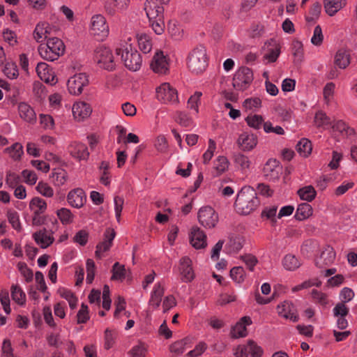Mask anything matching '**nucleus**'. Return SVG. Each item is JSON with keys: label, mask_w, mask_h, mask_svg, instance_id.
Listing matches in <instances>:
<instances>
[{"label": "nucleus", "mask_w": 357, "mask_h": 357, "mask_svg": "<svg viewBox=\"0 0 357 357\" xmlns=\"http://www.w3.org/2000/svg\"><path fill=\"white\" fill-rule=\"evenodd\" d=\"M259 204L255 190L250 186H244L237 195L234 207L238 213L246 215L257 209Z\"/></svg>", "instance_id": "1"}, {"label": "nucleus", "mask_w": 357, "mask_h": 357, "mask_svg": "<svg viewBox=\"0 0 357 357\" xmlns=\"http://www.w3.org/2000/svg\"><path fill=\"white\" fill-rule=\"evenodd\" d=\"M116 53L121 55L124 66L130 70L137 71L140 69L142 63L141 54L131 44L126 42L121 43Z\"/></svg>", "instance_id": "2"}, {"label": "nucleus", "mask_w": 357, "mask_h": 357, "mask_svg": "<svg viewBox=\"0 0 357 357\" xmlns=\"http://www.w3.org/2000/svg\"><path fill=\"white\" fill-rule=\"evenodd\" d=\"M38 51L40 56L49 61L57 60L65 52L63 42L59 38H48L45 44H40Z\"/></svg>", "instance_id": "3"}, {"label": "nucleus", "mask_w": 357, "mask_h": 357, "mask_svg": "<svg viewBox=\"0 0 357 357\" xmlns=\"http://www.w3.org/2000/svg\"><path fill=\"white\" fill-rule=\"evenodd\" d=\"M188 68L193 73H203L208 66L206 50L204 47L199 46L192 50L188 57Z\"/></svg>", "instance_id": "4"}, {"label": "nucleus", "mask_w": 357, "mask_h": 357, "mask_svg": "<svg viewBox=\"0 0 357 357\" xmlns=\"http://www.w3.org/2000/svg\"><path fill=\"white\" fill-rule=\"evenodd\" d=\"M94 60L100 68L105 70L112 71L115 69L114 56L108 47L104 46L97 47L94 52Z\"/></svg>", "instance_id": "5"}, {"label": "nucleus", "mask_w": 357, "mask_h": 357, "mask_svg": "<svg viewBox=\"0 0 357 357\" xmlns=\"http://www.w3.org/2000/svg\"><path fill=\"white\" fill-rule=\"evenodd\" d=\"M253 81V73L248 67H241L234 74L232 85L233 87L238 91L247 89Z\"/></svg>", "instance_id": "6"}, {"label": "nucleus", "mask_w": 357, "mask_h": 357, "mask_svg": "<svg viewBox=\"0 0 357 357\" xmlns=\"http://www.w3.org/2000/svg\"><path fill=\"white\" fill-rule=\"evenodd\" d=\"M157 99L165 104L177 103L178 102V93L169 83H163L156 89Z\"/></svg>", "instance_id": "7"}, {"label": "nucleus", "mask_w": 357, "mask_h": 357, "mask_svg": "<svg viewBox=\"0 0 357 357\" xmlns=\"http://www.w3.org/2000/svg\"><path fill=\"white\" fill-rule=\"evenodd\" d=\"M199 222L205 228L211 229L215 227L218 222V215L211 206H204L198 212Z\"/></svg>", "instance_id": "8"}, {"label": "nucleus", "mask_w": 357, "mask_h": 357, "mask_svg": "<svg viewBox=\"0 0 357 357\" xmlns=\"http://www.w3.org/2000/svg\"><path fill=\"white\" fill-rule=\"evenodd\" d=\"M91 32L92 35L98 38V40H102L107 36L109 28L106 20L102 15H96L92 17Z\"/></svg>", "instance_id": "9"}, {"label": "nucleus", "mask_w": 357, "mask_h": 357, "mask_svg": "<svg viewBox=\"0 0 357 357\" xmlns=\"http://www.w3.org/2000/svg\"><path fill=\"white\" fill-rule=\"evenodd\" d=\"M262 51L264 52L263 59L267 60L268 63H274L280 54L281 46L277 40L271 38L264 43Z\"/></svg>", "instance_id": "10"}, {"label": "nucleus", "mask_w": 357, "mask_h": 357, "mask_svg": "<svg viewBox=\"0 0 357 357\" xmlns=\"http://www.w3.org/2000/svg\"><path fill=\"white\" fill-rule=\"evenodd\" d=\"M88 84L87 75L85 73H77L68 79L67 86L70 94L79 95Z\"/></svg>", "instance_id": "11"}, {"label": "nucleus", "mask_w": 357, "mask_h": 357, "mask_svg": "<svg viewBox=\"0 0 357 357\" xmlns=\"http://www.w3.org/2000/svg\"><path fill=\"white\" fill-rule=\"evenodd\" d=\"M179 273L181 275V280L183 282H192L195 274L192 268V261L190 257L185 256L179 261Z\"/></svg>", "instance_id": "12"}, {"label": "nucleus", "mask_w": 357, "mask_h": 357, "mask_svg": "<svg viewBox=\"0 0 357 357\" xmlns=\"http://www.w3.org/2000/svg\"><path fill=\"white\" fill-rule=\"evenodd\" d=\"M189 238L191 245L197 250L205 248L207 245L206 235L197 226L192 227Z\"/></svg>", "instance_id": "13"}, {"label": "nucleus", "mask_w": 357, "mask_h": 357, "mask_svg": "<svg viewBox=\"0 0 357 357\" xmlns=\"http://www.w3.org/2000/svg\"><path fill=\"white\" fill-rule=\"evenodd\" d=\"M115 235L116 232L114 229L109 227L105 229L103 241L99 243L96 245L95 255L97 258L100 259L102 257V252L109 250Z\"/></svg>", "instance_id": "14"}, {"label": "nucleus", "mask_w": 357, "mask_h": 357, "mask_svg": "<svg viewBox=\"0 0 357 357\" xmlns=\"http://www.w3.org/2000/svg\"><path fill=\"white\" fill-rule=\"evenodd\" d=\"M335 259V252L333 247L326 245L322 250L319 258L315 260V264L319 268L328 266L332 264Z\"/></svg>", "instance_id": "15"}, {"label": "nucleus", "mask_w": 357, "mask_h": 357, "mask_svg": "<svg viewBox=\"0 0 357 357\" xmlns=\"http://www.w3.org/2000/svg\"><path fill=\"white\" fill-rule=\"evenodd\" d=\"M52 234L53 232L52 231L49 232L47 229L43 228L35 232L33 234V238L41 248L45 249L54 243V238Z\"/></svg>", "instance_id": "16"}, {"label": "nucleus", "mask_w": 357, "mask_h": 357, "mask_svg": "<svg viewBox=\"0 0 357 357\" xmlns=\"http://www.w3.org/2000/svg\"><path fill=\"white\" fill-rule=\"evenodd\" d=\"M169 64L162 52H158L151 63V69L156 73L165 74L168 70Z\"/></svg>", "instance_id": "17"}, {"label": "nucleus", "mask_w": 357, "mask_h": 357, "mask_svg": "<svg viewBox=\"0 0 357 357\" xmlns=\"http://www.w3.org/2000/svg\"><path fill=\"white\" fill-rule=\"evenodd\" d=\"M144 10L149 22L157 18H163L164 8L158 6L154 0H146Z\"/></svg>", "instance_id": "18"}, {"label": "nucleus", "mask_w": 357, "mask_h": 357, "mask_svg": "<svg viewBox=\"0 0 357 357\" xmlns=\"http://www.w3.org/2000/svg\"><path fill=\"white\" fill-rule=\"evenodd\" d=\"M278 313L285 319H289L294 322L298 320V316L294 305L289 301H284L277 307Z\"/></svg>", "instance_id": "19"}, {"label": "nucleus", "mask_w": 357, "mask_h": 357, "mask_svg": "<svg viewBox=\"0 0 357 357\" xmlns=\"http://www.w3.org/2000/svg\"><path fill=\"white\" fill-rule=\"evenodd\" d=\"M237 143L243 151H251L257 144V137L252 133L243 132L238 137Z\"/></svg>", "instance_id": "20"}, {"label": "nucleus", "mask_w": 357, "mask_h": 357, "mask_svg": "<svg viewBox=\"0 0 357 357\" xmlns=\"http://www.w3.org/2000/svg\"><path fill=\"white\" fill-rule=\"evenodd\" d=\"M72 109L75 119L78 121L89 117L92 112L91 105L85 102H77L75 103Z\"/></svg>", "instance_id": "21"}, {"label": "nucleus", "mask_w": 357, "mask_h": 357, "mask_svg": "<svg viewBox=\"0 0 357 357\" xmlns=\"http://www.w3.org/2000/svg\"><path fill=\"white\" fill-rule=\"evenodd\" d=\"M68 151L73 157L79 160H86L89 155L86 146L80 142H74L71 143L68 147Z\"/></svg>", "instance_id": "22"}, {"label": "nucleus", "mask_w": 357, "mask_h": 357, "mask_svg": "<svg viewBox=\"0 0 357 357\" xmlns=\"http://www.w3.org/2000/svg\"><path fill=\"white\" fill-rule=\"evenodd\" d=\"M67 199L70 206L79 208L84 205L86 201V195L82 189L76 188L68 193Z\"/></svg>", "instance_id": "23"}, {"label": "nucleus", "mask_w": 357, "mask_h": 357, "mask_svg": "<svg viewBox=\"0 0 357 357\" xmlns=\"http://www.w3.org/2000/svg\"><path fill=\"white\" fill-rule=\"evenodd\" d=\"M129 3L130 0H112L106 2L105 9L108 15L113 16L116 12L126 10Z\"/></svg>", "instance_id": "24"}, {"label": "nucleus", "mask_w": 357, "mask_h": 357, "mask_svg": "<svg viewBox=\"0 0 357 357\" xmlns=\"http://www.w3.org/2000/svg\"><path fill=\"white\" fill-rule=\"evenodd\" d=\"M20 116L26 122L33 123L36 120V115L33 108L25 102H20L18 106Z\"/></svg>", "instance_id": "25"}, {"label": "nucleus", "mask_w": 357, "mask_h": 357, "mask_svg": "<svg viewBox=\"0 0 357 357\" xmlns=\"http://www.w3.org/2000/svg\"><path fill=\"white\" fill-rule=\"evenodd\" d=\"M345 5L344 0H324L325 11L330 16H333Z\"/></svg>", "instance_id": "26"}, {"label": "nucleus", "mask_w": 357, "mask_h": 357, "mask_svg": "<svg viewBox=\"0 0 357 357\" xmlns=\"http://www.w3.org/2000/svg\"><path fill=\"white\" fill-rule=\"evenodd\" d=\"M350 54L347 50L340 49L335 55L334 63L338 68L345 69L350 64Z\"/></svg>", "instance_id": "27"}, {"label": "nucleus", "mask_w": 357, "mask_h": 357, "mask_svg": "<svg viewBox=\"0 0 357 357\" xmlns=\"http://www.w3.org/2000/svg\"><path fill=\"white\" fill-rule=\"evenodd\" d=\"M164 292L165 289L162 284L160 282L156 284L154 287L153 291L151 293V298L149 300V305L155 308H158L160 305Z\"/></svg>", "instance_id": "28"}, {"label": "nucleus", "mask_w": 357, "mask_h": 357, "mask_svg": "<svg viewBox=\"0 0 357 357\" xmlns=\"http://www.w3.org/2000/svg\"><path fill=\"white\" fill-rule=\"evenodd\" d=\"M278 162L276 160H269L263 168V172L266 177L270 179H275L278 178L279 169Z\"/></svg>", "instance_id": "29"}, {"label": "nucleus", "mask_w": 357, "mask_h": 357, "mask_svg": "<svg viewBox=\"0 0 357 357\" xmlns=\"http://www.w3.org/2000/svg\"><path fill=\"white\" fill-rule=\"evenodd\" d=\"M245 243V239L239 235L232 236L229 238V242L226 246L229 253H236L242 249Z\"/></svg>", "instance_id": "30"}, {"label": "nucleus", "mask_w": 357, "mask_h": 357, "mask_svg": "<svg viewBox=\"0 0 357 357\" xmlns=\"http://www.w3.org/2000/svg\"><path fill=\"white\" fill-rule=\"evenodd\" d=\"M313 209L308 203H302L298 206L296 211L295 218L298 220H304L312 215Z\"/></svg>", "instance_id": "31"}, {"label": "nucleus", "mask_w": 357, "mask_h": 357, "mask_svg": "<svg viewBox=\"0 0 357 357\" xmlns=\"http://www.w3.org/2000/svg\"><path fill=\"white\" fill-rule=\"evenodd\" d=\"M12 299L20 305H24L26 303V294L18 284H12L10 287Z\"/></svg>", "instance_id": "32"}, {"label": "nucleus", "mask_w": 357, "mask_h": 357, "mask_svg": "<svg viewBox=\"0 0 357 357\" xmlns=\"http://www.w3.org/2000/svg\"><path fill=\"white\" fill-rule=\"evenodd\" d=\"M296 149L301 156L307 158L312 152V143L309 139L302 138L296 144Z\"/></svg>", "instance_id": "33"}, {"label": "nucleus", "mask_w": 357, "mask_h": 357, "mask_svg": "<svg viewBox=\"0 0 357 357\" xmlns=\"http://www.w3.org/2000/svg\"><path fill=\"white\" fill-rule=\"evenodd\" d=\"M297 194L302 200L310 202L315 199L317 192L312 185H307L300 188Z\"/></svg>", "instance_id": "34"}, {"label": "nucleus", "mask_w": 357, "mask_h": 357, "mask_svg": "<svg viewBox=\"0 0 357 357\" xmlns=\"http://www.w3.org/2000/svg\"><path fill=\"white\" fill-rule=\"evenodd\" d=\"M282 265L287 271H294L300 267L301 263L294 255L288 254L283 258Z\"/></svg>", "instance_id": "35"}, {"label": "nucleus", "mask_w": 357, "mask_h": 357, "mask_svg": "<svg viewBox=\"0 0 357 357\" xmlns=\"http://www.w3.org/2000/svg\"><path fill=\"white\" fill-rule=\"evenodd\" d=\"M29 206L33 211V213L42 214L47 208V204L44 199L40 197H34L31 200Z\"/></svg>", "instance_id": "36"}, {"label": "nucleus", "mask_w": 357, "mask_h": 357, "mask_svg": "<svg viewBox=\"0 0 357 357\" xmlns=\"http://www.w3.org/2000/svg\"><path fill=\"white\" fill-rule=\"evenodd\" d=\"M332 128L334 131H337L342 135H345L347 137L351 136L355 134L354 129L350 128L345 122L341 120L337 121L335 124H333Z\"/></svg>", "instance_id": "37"}, {"label": "nucleus", "mask_w": 357, "mask_h": 357, "mask_svg": "<svg viewBox=\"0 0 357 357\" xmlns=\"http://www.w3.org/2000/svg\"><path fill=\"white\" fill-rule=\"evenodd\" d=\"M10 156L15 160H20L23 154V146L21 144L16 142L11 146L5 149Z\"/></svg>", "instance_id": "38"}, {"label": "nucleus", "mask_w": 357, "mask_h": 357, "mask_svg": "<svg viewBox=\"0 0 357 357\" xmlns=\"http://www.w3.org/2000/svg\"><path fill=\"white\" fill-rule=\"evenodd\" d=\"M314 123L317 128H324L331 124L330 117H328L323 111H318L315 114Z\"/></svg>", "instance_id": "39"}, {"label": "nucleus", "mask_w": 357, "mask_h": 357, "mask_svg": "<svg viewBox=\"0 0 357 357\" xmlns=\"http://www.w3.org/2000/svg\"><path fill=\"white\" fill-rule=\"evenodd\" d=\"M126 278V268L123 265H121L119 262L114 263L112 267V276L111 278L113 280H123Z\"/></svg>", "instance_id": "40"}, {"label": "nucleus", "mask_w": 357, "mask_h": 357, "mask_svg": "<svg viewBox=\"0 0 357 357\" xmlns=\"http://www.w3.org/2000/svg\"><path fill=\"white\" fill-rule=\"evenodd\" d=\"M237 322L231 329L230 335L232 338L245 337L248 334L245 326Z\"/></svg>", "instance_id": "41"}, {"label": "nucleus", "mask_w": 357, "mask_h": 357, "mask_svg": "<svg viewBox=\"0 0 357 357\" xmlns=\"http://www.w3.org/2000/svg\"><path fill=\"white\" fill-rule=\"evenodd\" d=\"M321 10V5L319 2L313 3L309 11V15L305 17L307 22H315L319 18Z\"/></svg>", "instance_id": "42"}, {"label": "nucleus", "mask_w": 357, "mask_h": 357, "mask_svg": "<svg viewBox=\"0 0 357 357\" xmlns=\"http://www.w3.org/2000/svg\"><path fill=\"white\" fill-rule=\"evenodd\" d=\"M230 276L236 282L241 283L245 280V270L242 266H235L231 269Z\"/></svg>", "instance_id": "43"}, {"label": "nucleus", "mask_w": 357, "mask_h": 357, "mask_svg": "<svg viewBox=\"0 0 357 357\" xmlns=\"http://www.w3.org/2000/svg\"><path fill=\"white\" fill-rule=\"evenodd\" d=\"M317 248L318 243L317 241L312 239H307L304 241L301 246V252L303 255L308 256L316 251Z\"/></svg>", "instance_id": "44"}, {"label": "nucleus", "mask_w": 357, "mask_h": 357, "mask_svg": "<svg viewBox=\"0 0 357 357\" xmlns=\"http://www.w3.org/2000/svg\"><path fill=\"white\" fill-rule=\"evenodd\" d=\"M245 121L250 127L258 130L264 123V119L261 115L254 114L248 116L245 118Z\"/></svg>", "instance_id": "45"}, {"label": "nucleus", "mask_w": 357, "mask_h": 357, "mask_svg": "<svg viewBox=\"0 0 357 357\" xmlns=\"http://www.w3.org/2000/svg\"><path fill=\"white\" fill-rule=\"evenodd\" d=\"M36 72L41 79L45 80L46 82H52L54 80V77H52L50 81L49 78L46 77V74L49 73L48 66L44 62H40L38 63L36 68Z\"/></svg>", "instance_id": "46"}, {"label": "nucleus", "mask_w": 357, "mask_h": 357, "mask_svg": "<svg viewBox=\"0 0 357 357\" xmlns=\"http://www.w3.org/2000/svg\"><path fill=\"white\" fill-rule=\"evenodd\" d=\"M17 266L20 273L25 278L26 282H31L33 276V271L29 268H28L26 264L20 261L17 264Z\"/></svg>", "instance_id": "47"}, {"label": "nucleus", "mask_w": 357, "mask_h": 357, "mask_svg": "<svg viewBox=\"0 0 357 357\" xmlns=\"http://www.w3.org/2000/svg\"><path fill=\"white\" fill-rule=\"evenodd\" d=\"M3 73L9 79H16L19 75L17 66L14 63H8L3 68Z\"/></svg>", "instance_id": "48"}, {"label": "nucleus", "mask_w": 357, "mask_h": 357, "mask_svg": "<svg viewBox=\"0 0 357 357\" xmlns=\"http://www.w3.org/2000/svg\"><path fill=\"white\" fill-rule=\"evenodd\" d=\"M139 49L145 54L149 53L152 48L151 41L146 35H142L138 38Z\"/></svg>", "instance_id": "49"}, {"label": "nucleus", "mask_w": 357, "mask_h": 357, "mask_svg": "<svg viewBox=\"0 0 357 357\" xmlns=\"http://www.w3.org/2000/svg\"><path fill=\"white\" fill-rule=\"evenodd\" d=\"M56 214L61 222L64 225H67L73 222V214L69 209L62 208L57 211Z\"/></svg>", "instance_id": "50"}, {"label": "nucleus", "mask_w": 357, "mask_h": 357, "mask_svg": "<svg viewBox=\"0 0 357 357\" xmlns=\"http://www.w3.org/2000/svg\"><path fill=\"white\" fill-rule=\"evenodd\" d=\"M187 343V339H183L179 341H176L170 346V351L178 356L185 351V347Z\"/></svg>", "instance_id": "51"}, {"label": "nucleus", "mask_w": 357, "mask_h": 357, "mask_svg": "<svg viewBox=\"0 0 357 357\" xmlns=\"http://www.w3.org/2000/svg\"><path fill=\"white\" fill-rule=\"evenodd\" d=\"M7 217L8 222L11 224L12 227L17 230H21V225L19 220V215L17 213L13 210H8L7 212Z\"/></svg>", "instance_id": "52"}, {"label": "nucleus", "mask_w": 357, "mask_h": 357, "mask_svg": "<svg viewBox=\"0 0 357 357\" xmlns=\"http://www.w3.org/2000/svg\"><path fill=\"white\" fill-rule=\"evenodd\" d=\"M278 207L276 206H271L264 208L262 211L261 216V218H266L270 220L273 224L276 222V213Z\"/></svg>", "instance_id": "53"}, {"label": "nucleus", "mask_w": 357, "mask_h": 357, "mask_svg": "<svg viewBox=\"0 0 357 357\" xmlns=\"http://www.w3.org/2000/svg\"><path fill=\"white\" fill-rule=\"evenodd\" d=\"M248 352L250 354L252 357H261L264 351L262 348L257 345L253 340H248Z\"/></svg>", "instance_id": "54"}, {"label": "nucleus", "mask_w": 357, "mask_h": 357, "mask_svg": "<svg viewBox=\"0 0 357 357\" xmlns=\"http://www.w3.org/2000/svg\"><path fill=\"white\" fill-rule=\"evenodd\" d=\"M96 265L93 259H88L86 260V279L88 284H91L95 277Z\"/></svg>", "instance_id": "55"}, {"label": "nucleus", "mask_w": 357, "mask_h": 357, "mask_svg": "<svg viewBox=\"0 0 357 357\" xmlns=\"http://www.w3.org/2000/svg\"><path fill=\"white\" fill-rule=\"evenodd\" d=\"M0 302L3 306L4 312L7 314H9L11 312V309L10 307V298L8 290H1L0 293Z\"/></svg>", "instance_id": "56"}, {"label": "nucleus", "mask_w": 357, "mask_h": 357, "mask_svg": "<svg viewBox=\"0 0 357 357\" xmlns=\"http://www.w3.org/2000/svg\"><path fill=\"white\" fill-rule=\"evenodd\" d=\"M229 162L226 157L219 156L216 160L215 169L217 172V175H219L228 169Z\"/></svg>", "instance_id": "57"}, {"label": "nucleus", "mask_w": 357, "mask_h": 357, "mask_svg": "<svg viewBox=\"0 0 357 357\" xmlns=\"http://www.w3.org/2000/svg\"><path fill=\"white\" fill-rule=\"evenodd\" d=\"M36 190L42 195L47 197H52L54 195L53 189L47 183L42 181L38 183Z\"/></svg>", "instance_id": "58"}, {"label": "nucleus", "mask_w": 357, "mask_h": 357, "mask_svg": "<svg viewBox=\"0 0 357 357\" xmlns=\"http://www.w3.org/2000/svg\"><path fill=\"white\" fill-rule=\"evenodd\" d=\"M154 145L155 149L161 153H165L169 147L167 140L164 135H159L155 139Z\"/></svg>", "instance_id": "59"}, {"label": "nucleus", "mask_w": 357, "mask_h": 357, "mask_svg": "<svg viewBox=\"0 0 357 357\" xmlns=\"http://www.w3.org/2000/svg\"><path fill=\"white\" fill-rule=\"evenodd\" d=\"M77 324H84L89 319L88 306L82 303L77 314Z\"/></svg>", "instance_id": "60"}, {"label": "nucleus", "mask_w": 357, "mask_h": 357, "mask_svg": "<svg viewBox=\"0 0 357 357\" xmlns=\"http://www.w3.org/2000/svg\"><path fill=\"white\" fill-rule=\"evenodd\" d=\"M294 56L296 62H301L303 56V44L298 40L293 42Z\"/></svg>", "instance_id": "61"}, {"label": "nucleus", "mask_w": 357, "mask_h": 357, "mask_svg": "<svg viewBox=\"0 0 357 357\" xmlns=\"http://www.w3.org/2000/svg\"><path fill=\"white\" fill-rule=\"evenodd\" d=\"M349 310L344 302H340L333 308V315L335 317H346L349 314Z\"/></svg>", "instance_id": "62"}, {"label": "nucleus", "mask_w": 357, "mask_h": 357, "mask_svg": "<svg viewBox=\"0 0 357 357\" xmlns=\"http://www.w3.org/2000/svg\"><path fill=\"white\" fill-rule=\"evenodd\" d=\"M52 178L56 185L58 186L62 185L67 180V173L63 169H59L52 174Z\"/></svg>", "instance_id": "63"}, {"label": "nucleus", "mask_w": 357, "mask_h": 357, "mask_svg": "<svg viewBox=\"0 0 357 357\" xmlns=\"http://www.w3.org/2000/svg\"><path fill=\"white\" fill-rule=\"evenodd\" d=\"M234 158L235 163L242 169L249 168L250 162L246 155L238 153L234 155Z\"/></svg>", "instance_id": "64"}]
</instances>
